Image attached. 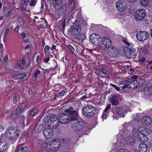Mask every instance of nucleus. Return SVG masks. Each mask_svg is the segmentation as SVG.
Segmentation results:
<instances>
[{"label": "nucleus", "instance_id": "nucleus-1", "mask_svg": "<svg viewBox=\"0 0 152 152\" xmlns=\"http://www.w3.org/2000/svg\"><path fill=\"white\" fill-rule=\"evenodd\" d=\"M65 113L68 114L61 113L59 115V120L60 123L62 124H67L71 121L76 120L77 118L78 112L75 110L72 107L70 106L67 109L65 110Z\"/></svg>", "mask_w": 152, "mask_h": 152}, {"label": "nucleus", "instance_id": "nucleus-2", "mask_svg": "<svg viewBox=\"0 0 152 152\" xmlns=\"http://www.w3.org/2000/svg\"><path fill=\"white\" fill-rule=\"evenodd\" d=\"M75 22L76 23H73L71 28L67 31L68 35L73 37L80 33L81 31L80 26L77 23L78 21L76 20Z\"/></svg>", "mask_w": 152, "mask_h": 152}, {"label": "nucleus", "instance_id": "nucleus-3", "mask_svg": "<svg viewBox=\"0 0 152 152\" xmlns=\"http://www.w3.org/2000/svg\"><path fill=\"white\" fill-rule=\"evenodd\" d=\"M83 115L87 117H93L95 115V107L92 105L87 104L84 106L82 109Z\"/></svg>", "mask_w": 152, "mask_h": 152}, {"label": "nucleus", "instance_id": "nucleus-4", "mask_svg": "<svg viewBox=\"0 0 152 152\" xmlns=\"http://www.w3.org/2000/svg\"><path fill=\"white\" fill-rule=\"evenodd\" d=\"M19 136V133L17 130L13 127H10L6 130L5 133V136L8 139L11 140H15Z\"/></svg>", "mask_w": 152, "mask_h": 152}, {"label": "nucleus", "instance_id": "nucleus-5", "mask_svg": "<svg viewBox=\"0 0 152 152\" xmlns=\"http://www.w3.org/2000/svg\"><path fill=\"white\" fill-rule=\"evenodd\" d=\"M60 1V0H55L53 2V7L57 10L55 14L57 15L58 14L59 17L61 16L62 14H64L66 10L64 7L62 6Z\"/></svg>", "mask_w": 152, "mask_h": 152}, {"label": "nucleus", "instance_id": "nucleus-6", "mask_svg": "<svg viewBox=\"0 0 152 152\" xmlns=\"http://www.w3.org/2000/svg\"><path fill=\"white\" fill-rule=\"evenodd\" d=\"M86 124L84 121H77L72 124V129L74 131L80 132L83 130L86 126Z\"/></svg>", "mask_w": 152, "mask_h": 152}, {"label": "nucleus", "instance_id": "nucleus-7", "mask_svg": "<svg viewBox=\"0 0 152 152\" xmlns=\"http://www.w3.org/2000/svg\"><path fill=\"white\" fill-rule=\"evenodd\" d=\"M137 52L133 46H129L124 52L126 56L128 58L134 59L137 56Z\"/></svg>", "mask_w": 152, "mask_h": 152}, {"label": "nucleus", "instance_id": "nucleus-8", "mask_svg": "<svg viewBox=\"0 0 152 152\" xmlns=\"http://www.w3.org/2000/svg\"><path fill=\"white\" fill-rule=\"evenodd\" d=\"M112 44V41L109 38L104 37L102 41L100 42L99 46L101 48L102 50H107L111 46Z\"/></svg>", "mask_w": 152, "mask_h": 152}, {"label": "nucleus", "instance_id": "nucleus-9", "mask_svg": "<svg viewBox=\"0 0 152 152\" xmlns=\"http://www.w3.org/2000/svg\"><path fill=\"white\" fill-rule=\"evenodd\" d=\"M146 15L145 10L144 9L137 10L134 13V18L137 21H139L142 20Z\"/></svg>", "mask_w": 152, "mask_h": 152}, {"label": "nucleus", "instance_id": "nucleus-10", "mask_svg": "<svg viewBox=\"0 0 152 152\" xmlns=\"http://www.w3.org/2000/svg\"><path fill=\"white\" fill-rule=\"evenodd\" d=\"M25 106L26 104L24 103H22L19 105L17 107L15 110V112L12 114L11 115L13 119L17 118L18 116L22 113L24 110H25L24 109Z\"/></svg>", "mask_w": 152, "mask_h": 152}, {"label": "nucleus", "instance_id": "nucleus-11", "mask_svg": "<svg viewBox=\"0 0 152 152\" xmlns=\"http://www.w3.org/2000/svg\"><path fill=\"white\" fill-rule=\"evenodd\" d=\"M90 39L92 43L96 45H99L100 42L102 41V38L96 34H91L90 36Z\"/></svg>", "mask_w": 152, "mask_h": 152}, {"label": "nucleus", "instance_id": "nucleus-12", "mask_svg": "<svg viewBox=\"0 0 152 152\" xmlns=\"http://www.w3.org/2000/svg\"><path fill=\"white\" fill-rule=\"evenodd\" d=\"M149 34L148 32L145 31H140L138 32L136 34L137 39L140 41H144L148 38Z\"/></svg>", "mask_w": 152, "mask_h": 152}, {"label": "nucleus", "instance_id": "nucleus-13", "mask_svg": "<svg viewBox=\"0 0 152 152\" xmlns=\"http://www.w3.org/2000/svg\"><path fill=\"white\" fill-rule=\"evenodd\" d=\"M110 98V102L112 105H117L119 104V102L121 101V96L119 94H114L111 95Z\"/></svg>", "mask_w": 152, "mask_h": 152}, {"label": "nucleus", "instance_id": "nucleus-14", "mask_svg": "<svg viewBox=\"0 0 152 152\" xmlns=\"http://www.w3.org/2000/svg\"><path fill=\"white\" fill-rule=\"evenodd\" d=\"M116 6L118 10L122 11L126 8V2L123 0H120L117 1L116 4Z\"/></svg>", "mask_w": 152, "mask_h": 152}, {"label": "nucleus", "instance_id": "nucleus-15", "mask_svg": "<svg viewBox=\"0 0 152 152\" xmlns=\"http://www.w3.org/2000/svg\"><path fill=\"white\" fill-rule=\"evenodd\" d=\"M45 124L47 126H51V123L56 121L58 120V118L56 115L54 114L51 115L49 118H47L45 119Z\"/></svg>", "mask_w": 152, "mask_h": 152}, {"label": "nucleus", "instance_id": "nucleus-16", "mask_svg": "<svg viewBox=\"0 0 152 152\" xmlns=\"http://www.w3.org/2000/svg\"><path fill=\"white\" fill-rule=\"evenodd\" d=\"M43 135L46 139L51 138L53 135V131L51 128H47L45 129L43 131Z\"/></svg>", "mask_w": 152, "mask_h": 152}, {"label": "nucleus", "instance_id": "nucleus-17", "mask_svg": "<svg viewBox=\"0 0 152 152\" xmlns=\"http://www.w3.org/2000/svg\"><path fill=\"white\" fill-rule=\"evenodd\" d=\"M143 125H149L152 123V119L149 116H145L141 119Z\"/></svg>", "mask_w": 152, "mask_h": 152}, {"label": "nucleus", "instance_id": "nucleus-18", "mask_svg": "<svg viewBox=\"0 0 152 152\" xmlns=\"http://www.w3.org/2000/svg\"><path fill=\"white\" fill-rule=\"evenodd\" d=\"M43 148H48V149L51 150L53 151H56L52 142H45L43 144Z\"/></svg>", "mask_w": 152, "mask_h": 152}, {"label": "nucleus", "instance_id": "nucleus-19", "mask_svg": "<svg viewBox=\"0 0 152 152\" xmlns=\"http://www.w3.org/2000/svg\"><path fill=\"white\" fill-rule=\"evenodd\" d=\"M146 91L148 92V96L152 95V83H150L146 85L143 89V91Z\"/></svg>", "mask_w": 152, "mask_h": 152}, {"label": "nucleus", "instance_id": "nucleus-20", "mask_svg": "<svg viewBox=\"0 0 152 152\" xmlns=\"http://www.w3.org/2000/svg\"><path fill=\"white\" fill-rule=\"evenodd\" d=\"M148 134H145L142 133H139L137 137L139 140L142 142H146L148 140L147 137L146 136Z\"/></svg>", "mask_w": 152, "mask_h": 152}, {"label": "nucleus", "instance_id": "nucleus-21", "mask_svg": "<svg viewBox=\"0 0 152 152\" xmlns=\"http://www.w3.org/2000/svg\"><path fill=\"white\" fill-rule=\"evenodd\" d=\"M56 151L61 146V142L58 139L53 140L52 142Z\"/></svg>", "mask_w": 152, "mask_h": 152}, {"label": "nucleus", "instance_id": "nucleus-22", "mask_svg": "<svg viewBox=\"0 0 152 152\" xmlns=\"http://www.w3.org/2000/svg\"><path fill=\"white\" fill-rule=\"evenodd\" d=\"M76 38L79 42H82L83 41L86 39V37L85 34L83 33H79L75 36Z\"/></svg>", "mask_w": 152, "mask_h": 152}, {"label": "nucleus", "instance_id": "nucleus-23", "mask_svg": "<svg viewBox=\"0 0 152 152\" xmlns=\"http://www.w3.org/2000/svg\"><path fill=\"white\" fill-rule=\"evenodd\" d=\"M3 12V16L4 17L8 16L12 14V12L6 7H4Z\"/></svg>", "mask_w": 152, "mask_h": 152}, {"label": "nucleus", "instance_id": "nucleus-24", "mask_svg": "<svg viewBox=\"0 0 152 152\" xmlns=\"http://www.w3.org/2000/svg\"><path fill=\"white\" fill-rule=\"evenodd\" d=\"M139 150L140 152H146L147 150V146L144 144H141L139 145Z\"/></svg>", "mask_w": 152, "mask_h": 152}, {"label": "nucleus", "instance_id": "nucleus-25", "mask_svg": "<svg viewBox=\"0 0 152 152\" xmlns=\"http://www.w3.org/2000/svg\"><path fill=\"white\" fill-rule=\"evenodd\" d=\"M129 82H130L129 85L130 86H131V88H134L137 87L139 85V84L136 80H129Z\"/></svg>", "mask_w": 152, "mask_h": 152}, {"label": "nucleus", "instance_id": "nucleus-26", "mask_svg": "<svg viewBox=\"0 0 152 152\" xmlns=\"http://www.w3.org/2000/svg\"><path fill=\"white\" fill-rule=\"evenodd\" d=\"M139 133H142L145 134H148L149 132L147 129L143 126H139L138 127Z\"/></svg>", "mask_w": 152, "mask_h": 152}, {"label": "nucleus", "instance_id": "nucleus-27", "mask_svg": "<svg viewBox=\"0 0 152 152\" xmlns=\"http://www.w3.org/2000/svg\"><path fill=\"white\" fill-rule=\"evenodd\" d=\"M37 112L38 111L35 108H33L28 111V116L29 117H33L35 115Z\"/></svg>", "mask_w": 152, "mask_h": 152}, {"label": "nucleus", "instance_id": "nucleus-28", "mask_svg": "<svg viewBox=\"0 0 152 152\" xmlns=\"http://www.w3.org/2000/svg\"><path fill=\"white\" fill-rule=\"evenodd\" d=\"M7 146L5 142H1L0 145V152H4L7 150Z\"/></svg>", "mask_w": 152, "mask_h": 152}, {"label": "nucleus", "instance_id": "nucleus-29", "mask_svg": "<svg viewBox=\"0 0 152 152\" xmlns=\"http://www.w3.org/2000/svg\"><path fill=\"white\" fill-rule=\"evenodd\" d=\"M126 143L129 146H134L135 144V141L134 138L131 137L127 140Z\"/></svg>", "mask_w": 152, "mask_h": 152}, {"label": "nucleus", "instance_id": "nucleus-30", "mask_svg": "<svg viewBox=\"0 0 152 152\" xmlns=\"http://www.w3.org/2000/svg\"><path fill=\"white\" fill-rule=\"evenodd\" d=\"M124 110V109L122 107H118L115 108V112L118 115H121L123 111Z\"/></svg>", "mask_w": 152, "mask_h": 152}, {"label": "nucleus", "instance_id": "nucleus-31", "mask_svg": "<svg viewBox=\"0 0 152 152\" xmlns=\"http://www.w3.org/2000/svg\"><path fill=\"white\" fill-rule=\"evenodd\" d=\"M59 124V122L58 120L51 123V126H48V127H52L53 128L55 129L57 128Z\"/></svg>", "mask_w": 152, "mask_h": 152}, {"label": "nucleus", "instance_id": "nucleus-32", "mask_svg": "<svg viewBox=\"0 0 152 152\" xmlns=\"http://www.w3.org/2000/svg\"><path fill=\"white\" fill-rule=\"evenodd\" d=\"M17 151V152H28V150L27 147L24 146L18 149Z\"/></svg>", "mask_w": 152, "mask_h": 152}, {"label": "nucleus", "instance_id": "nucleus-33", "mask_svg": "<svg viewBox=\"0 0 152 152\" xmlns=\"http://www.w3.org/2000/svg\"><path fill=\"white\" fill-rule=\"evenodd\" d=\"M140 4L142 6L144 7H146L148 4V0H140Z\"/></svg>", "mask_w": 152, "mask_h": 152}, {"label": "nucleus", "instance_id": "nucleus-34", "mask_svg": "<svg viewBox=\"0 0 152 152\" xmlns=\"http://www.w3.org/2000/svg\"><path fill=\"white\" fill-rule=\"evenodd\" d=\"M26 73H19L17 74V79H23L26 76Z\"/></svg>", "mask_w": 152, "mask_h": 152}, {"label": "nucleus", "instance_id": "nucleus-35", "mask_svg": "<svg viewBox=\"0 0 152 152\" xmlns=\"http://www.w3.org/2000/svg\"><path fill=\"white\" fill-rule=\"evenodd\" d=\"M132 134L136 136V135L138 137V135L139 133L138 132L137 129L135 128H133L132 131Z\"/></svg>", "mask_w": 152, "mask_h": 152}, {"label": "nucleus", "instance_id": "nucleus-36", "mask_svg": "<svg viewBox=\"0 0 152 152\" xmlns=\"http://www.w3.org/2000/svg\"><path fill=\"white\" fill-rule=\"evenodd\" d=\"M17 21L21 25H23L25 23L24 20L22 19L18 18L17 19Z\"/></svg>", "mask_w": 152, "mask_h": 152}, {"label": "nucleus", "instance_id": "nucleus-37", "mask_svg": "<svg viewBox=\"0 0 152 152\" xmlns=\"http://www.w3.org/2000/svg\"><path fill=\"white\" fill-rule=\"evenodd\" d=\"M41 72L39 70H37L34 73V75L33 76V78L36 79L37 76L40 74Z\"/></svg>", "mask_w": 152, "mask_h": 152}, {"label": "nucleus", "instance_id": "nucleus-38", "mask_svg": "<svg viewBox=\"0 0 152 152\" xmlns=\"http://www.w3.org/2000/svg\"><path fill=\"white\" fill-rule=\"evenodd\" d=\"M37 0H31L29 6H34L37 2Z\"/></svg>", "mask_w": 152, "mask_h": 152}, {"label": "nucleus", "instance_id": "nucleus-39", "mask_svg": "<svg viewBox=\"0 0 152 152\" xmlns=\"http://www.w3.org/2000/svg\"><path fill=\"white\" fill-rule=\"evenodd\" d=\"M122 41L124 42L125 44L128 45V47L129 46H133L131 44H130L128 41L127 39H122Z\"/></svg>", "mask_w": 152, "mask_h": 152}, {"label": "nucleus", "instance_id": "nucleus-40", "mask_svg": "<svg viewBox=\"0 0 152 152\" xmlns=\"http://www.w3.org/2000/svg\"><path fill=\"white\" fill-rule=\"evenodd\" d=\"M102 72L105 75V76L106 77L108 78H109L107 72L105 69H102Z\"/></svg>", "mask_w": 152, "mask_h": 152}, {"label": "nucleus", "instance_id": "nucleus-41", "mask_svg": "<svg viewBox=\"0 0 152 152\" xmlns=\"http://www.w3.org/2000/svg\"><path fill=\"white\" fill-rule=\"evenodd\" d=\"M107 113L106 112L103 111L102 115V118L103 119V120L107 118Z\"/></svg>", "mask_w": 152, "mask_h": 152}, {"label": "nucleus", "instance_id": "nucleus-42", "mask_svg": "<svg viewBox=\"0 0 152 152\" xmlns=\"http://www.w3.org/2000/svg\"><path fill=\"white\" fill-rule=\"evenodd\" d=\"M110 85L113 87L115 89V90L117 91H119V90H121L119 88L115 85L112 83H111Z\"/></svg>", "mask_w": 152, "mask_h": 152}, {"label": "nucleus", "instance_id": "nucleus-43", "mask_svg": "<svg viewBox=\"0 0 152 152\" xmlns=\"http://www.w3.org/2000/svg\"><path fill=\"white\" fill-rule=\"evenodd\" d=\"M130 86L129 83L128 84H126L125 85L123 86L122 88L123 89H124V88H131V86Z\"/></svg>", "mask_w": 152, "mask_h": 152}, {"label": "nucleus", "instance_id": "nucleus-44", "mask_svg": "<svg viewBox=\"0 0 152 152\" xmlns=\"http://www.w3.org/2000/svg\"><path fill=\"white\" fill-rule=\"evenodd\" d=\"M111 107V105L110 104H108L106 107V108L105 110H104L103 111L105 112H107L108 111V110Z\"/></svg>", "mask_w": 152, "mask_h": 152}, {"label": "nucleus", "instance_id": "nucleus-45", "mask_svg": "<svg viewBox=\"0 0 152 152\" xmlns=\"http://www.w3.org/2000/svg\"><path fill=\"white\" fill-rule=\"evenodd\" d=\"M9 31V28H7L6 29L4 33V37H5L7 35Z\"/></svg>", "mask_w": 152, "mask_h": 152}, {"label": "nucleus", "instance_id": "nucleus-46", "mask_svg": "<svg viewBox=\"0 0 152 152\" xmlns=\"http://www.w3.org/2000/svg\"><path fill=\"white\" fill-rule=\"evenodd\" d=\"M17 64L18 66L19 67V69L20 70L22 69H23V67L21 66V62L20 61H18Z\"/></svg>", "mask_w": 152, "mask_h": 152}, {"label": "nucleus", "instance_id": "nucleus-47", "mask_svg": "<svg viewBox=\"0 0 152 152\" xmlns=\"http://www.w3.org/2000/svg\"><path fill=\"white\" fill-rule=\"evenodd\" d=\"M13 102L14 103H15L17 101V98L16 94H14L13 96Z\"/></svg>", "mask_w": 152, "mask_h": 152}, {"label": "nucleus", "instance_id": "nucleus-48", "mask_svg": "<svg viewBox=\"0 0 152 152\" xmlns=\"http://www.w3.org/2000/svg\"><path fill=\"white\" fill-rule=\"evenodd\" d=\"M68 48L70 50L71 52L73 53H74L75 51V49L74 48L70 45H68Z\"/></svg>", "mask_w": 152, "mask_h": 152}, {"label": "nucleus", "instance_id": "nucleus-49", "mask_svg": "<svg viewBox=\"0 0 152 152\" xmlns=\"http://www.w3.org/2000/svg\"><path fill=\"white\" fill-rule=\"evenodd\" d=\"M118 152H131L125 149H120Z\"/></svg>", "mask_w": 152, "mask_h": 152}, {"label": "nucleus", "instance_id": "nucleus-50", "mask_svg": "<svg viewBox=\"0 0 152 152\" xmlns=\"http://www.w3.org/2000/svg\"><path fill=\"white\" fill-rule=\"evenodd\" d=\"M142 50L144 53H146L148 50V47L147 46H145L142 48Z\"/></svg>", "mask_w": 152, "mask_h": 152}, {"label": "nucleus", "instance_id": "nucleus-51", "mask_svg": "<svg viewBox=\"0 0 152 152\" xmlns=\"http://www.w3.org/2000/svg\"><path fill=\"white\" fill-rule=\"evenodd\" d=\"M22 2L26 5H27L29 1L28 0H22Z\"/></svg>", "mask_w": 152, "mask_h": 152}, {"label": "nucleus", "instance_id": "nucleus-52", "mask_svg": "<svg viewBox=\"0 0 152 152\" xmlns=\"http://www.w3.org/2000/svg\"><path fill=\"white\" fill-rule=\"evenodd\" d=\"M138 58L139 61L142 62H144L145 60V58L143 57L140 58L139 56Z\"/></svg>", "mask_w": 152, "mask_h": 152}, {"label": "nucleus", "instance_id": "nucleus-53", "mask_svg": "<svg viewBox=\"0 0 152 152\" xmlns=\"http://www.w3.org/2000/svg\"><path fill=\"white\" fill-rule=\"evenodd\" d=\"M49 47L48 45H46L44 48V52L45 53L49 50Z\"/></svg>", "mask_w": 152, "mask_h": 152}, {"label": "nucleus", "instance_id": "nucleus-54", "mask_svg": "<svg viewBox=\"0 0 152 152\" xmlns=\"http://www.w3.org/2000/svg\"><path fill=\"white\" fill-rule=\"evenodd\" d=\"M64 91H62L61 92H60L59 94L58 93V97L62 96L64 95Z\"/></svg>", "mask_w": 152, "mask_h": 152}, {"label": "nucleus", "instance_id": "nucleus-55", "mask_svg": "<svg viewBox=\"0 0 152 152\" xmlns=\"http://www.w3.org/2000/svg\"><path fill=\"white\" fill-rule=\"evenodd\" d=\"M21 10L24 13H25V12L26 11V10L25 8L23 6L22 7H21Z\"/></svg>", "mask_w": 152, "mask_h": 152}, {"label": "nucleus", "instance_id": "nucleus-56", "mask_svg": "<svg viewBox=\"0 0 152 152\" xmlns=\"http://www.w3.org/2000/svg\"><path fill=\"white\" fill-rule=\"evenodd\" d=\"M20 35H21V37L23 38H24L26 37V34L23 32Z\"/></svg>", "mask_w": 152, "mask_h": 152}, {"label": "nucleus", "instance_id": "nucleus-57", "mask_svg": "<svg viewBox=\"0 0 152 152\" xmlns=\"http://www.w3.org/2000/svg\"><path fill=\"white\" fill-rule=\"evenodd\" d=\"M136 78H137V76H136L134 75L133 76H132L131 77V79H129V80H136Z\"/></svg>", "mask_w": 152, "mask_h": 152}, {"label": "nucleus", "instance_id": "nucleus-58", "mask_svg": "<svg viewBox=\"0 0 152 152\" xmlns=\"http://www.w3.org/2000/svg\"><path fill=\"white\" fill-rule=\"evenodd\" d=\"M19 28H20V27L19 26H17L15 28V29H14L15 31L16 32H18Z\"/></svg>", "mask_w": 152, "mask_h": 152}, {"label": "nucleus", "instance_id": "nucleus-59", "mask_svg": "<svg viewBox=\"0 0 152 152\" xmlns=\"http://www.w3.org/2000/svg\"><path fill=\"white\" fill-rule=\"evenodd\" d=\"M8 57L7 55H5L4 58V61L5 62H6L8 60Z\"/></svg>", "mask_w": 152, "mask_h": 152}, {"label": "nucleus", "instance_id": "nucleus-60", "mask_svg": "<svg viewBox=\"0 0 152 152\" xmlns=\"http://www.w3.org/2000/svg\"><path fill=\"white\" fill-rule=\"evenodd\" d=\"M127 113V112L126 110L124 111V110L123 111L122 113V116L123 117H124L125 116V114H126Z\"/></svg>", "mask_w": 152, "mask_h": 152}, {"label": "nucleus", "instance_id": "nucleus-61", "mask_svg": "<svg viewBox=\"0 0 152 152\" xmlns=\"http://www.w3.org/2000/svg\"><path fill=\"white\" fill-rule=\"evenodd\" d=\"M49 59L50 58L48 57L46 59H44V61L46 63H48V61L49 60Z\"/></svg>", "mask_w": 152, "mask_h": 152}, {"label": "nucleus", "instance_id": "nucleus-62", "mask_svg": "<svg viewBox=\"0 0 152 152\" xmlns=\"http://www.w3.org/2000/svg\"><path fill=\"white\" fill-rule=\"evenodd\" d=\"M31 45H27L25 46V49H28L29 48H30L31 47Z\"/></svg>", "mask_w": 152, "mask_h": 152}, {"label": "nucleus", "instance_id": "nucleus-63", "mask_svg": "<svg viewBox=\"0 0 152 152\" xmlns=\"http://www.w3.org/2000/svg\"><path fill=\"white\" fill-rule=\"evenodd\" d=\"M11 76L12 77H14V78H17V75L16 74H12L11 75Z\"/></svg>", "mask_w": 152, "mask_h": 152}, {"label": "nucleus", "instance_id": "nucleus-64", "mask_svg": "<svg viewBox=\"0 0 152 152\" xmlns=\"http://www.w3.org/2000/svg\"><path fill=\"white\" fill-rule=\"evenodd\" d=\"M46 149V152H53V151L51 150H49V149H48V148H45Z\"/></svg>", "mask_w": 152, "mask_h": 152}]
</instances>
